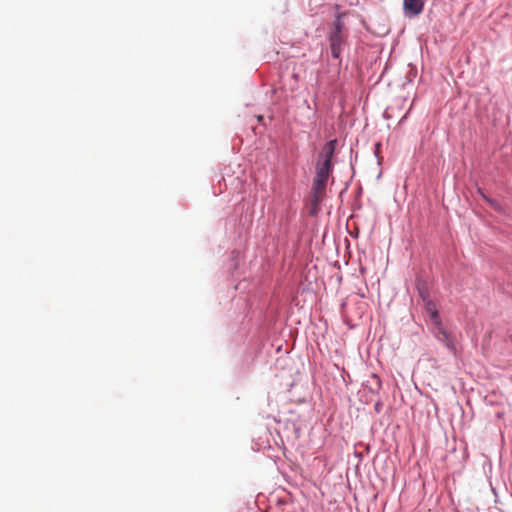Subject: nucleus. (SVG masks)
<instances>
[{"instance_id":"f257e3e1","label":"nucleus","mask_w":512,"mask_h":512,"mask_svg":"<svg viewBox=\"0 0 512 512\" xmlns=\"http://www.w3.org/2000/svg\"><path fill=\"white\" fill-rule=\"evenodd\" d=\"M425 0H403V11L405 16L412 18L422 13Z\"/></svg>"},{"instance_id":"f03ea898","label":"nucleus","mask_w":512,"mask_h":512,"mask_svg":"<svg viewBox=\"0 0 512 512\" xmlns=\"http://www.w3.org/2000/svg\"><path fill=\"white\" fill-rule=\"evenodd\" d=\"M420 295L425 302V310L430 317L433 325H439L441 322L437 307L433 301L426 297V294L420 290Z\"/></svg>"},{"instance_id":"7ed1b4c3","label":"nucleus","mask_w":512,"mask_h":512,"mask_svg":"<svg viewBox=\"0 0 512 512\" xmlns=\"http://www.w3.org/2000/svg\"><path fill=\"white\" fill-rule=\"evenodd\" d=\"M336 144H337V140L333 139V140L328 141L323 146V148L319 154V158H320L319 161L321 163L332 164L331 160H332L335 148H336Z\"/></svg>"},{"instance_id":"20e7f679","label":"nucleus","mask_w":512,"mask_h":512,"mask_svg":"<svg viewBox=\"0 0 512 512\" xmlns=\"http://www.w3.org/2000/svg\"><path fill=\"white\" fill-rule=\"evenodd\" d=\"M434 326V333L436 338L444 343L449 349L454 350V343L450 336V334L445 330L442 321L439 325H433Z\"/></svg>"},{"instance_id":"39448f33","label":"nucleus","mask_w":512,"mask_h":512,"mask_svg":"<svg viewBox=\"0 0 512 512\" xmlns=\"http://www.w3.org/2000/svg\"><path fill=\"white\" fill-rule=\"evenodd\" d=\"M326 184H327V182H325V181H322V180H319L316 178L314 179L313 186H312V191H313L312 204L313 205H315V206L318 205V203L322 200L323 195L326 190Z\"/></svg>"},{"instance_id":"423d86ee","label":"nucleus","mask_w":512,"mask_h":512,"mask_svg":"<svg viewBox=\"0 0 512 512\" xmlns=\"http://www.w3.org/2000/svg\"><path fill=\"white\" fill-rule=\"evenodd\" d=\"M331 54L334 58H339L341 54L342 35L331 33L329 37Z\"/></svg>"},{"instance_id":"0eeeda50","label":"nucleus","mask_w":512,"mask_h":512,"mask_svg":"<svg viewBox=\"0 0 512 512\" xmlns=\"http://www.w3.org/2000/svg\"><path fill=\"white\" fill-rule=\"evenodd\" d=\"M332 171V164H324L320 161L316 164V179L327 182Z\"/></svg>"},{"instance_id":"6e6552de","label":"nucleus","mask_w":512,"mask_h":512,"mask_svg":"<svg viewBox=\"0 0 512 512\" xmlns=\"http://www.w3.org/2000/svg\"><path fill=\"white\" fill-rule=\"evenodd\" d=\"M332 33L342 35V23L339 20L335 23L334 31Z\"/></svg>"},{"instance_id":"1a4fd4ad","label":"nucleus","mask_w":512,"mask_h":512,"mask_svg":"<svg viewBox=\"0 0 512 512\" xmlns=\"http://www.w3.org/2000/svg\"><path fill=\"white\" fill-rule=\"evenodd\" d=\"M257 119H258V121H262L263 120V116L260 115V116H258Z\"/></svg>"},{"instance_id":"9d476101","label":"nucleus","mask_w":512,"mask_h":512,"mask_svg":"<svg viewBox=\"0 0 512 512\" xmlns=\"http://www.w3.org/2000/svg\"><path fill=\"white\" fill-rule=\"evenodd\" d=\"M509 339H510V341H511V343H512V334L509 336Z\"/></svg>"}]
</instances>
